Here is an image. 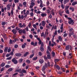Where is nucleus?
<instances>
[{"mask_svg": "<svg viewBox=\"0 0 77 77\" xmlns=\"http://www.w3.org/2000/svg\"><path fill=\"white\" fill-rule=\"evenodd\" d=\"M15 55L17 57H19L21 56V54L20 53H16L15 54Z\"/></svg>", "mask_w": 77, "mask_h": 77, "instance_id": "6", "label": "nucleus"}, {"mask_svg": "<svg viewBox=\"0 0 77 77\" xmlns=\"http://www.w3.org/2000/svg\"><path fill=\"white\" fill-rule=\"evenodd\" d=\"M46 53L47 54V55H48L50 54V52L48 50H47L46 51Z\"/></svg>", "mask_w": 77, "mask_h": 77, "instance_id": "41", "label": "nucleus"}, {"mask_svg": "<svg viewBox=\"0 0 77 77\" xmlns=\"http://www.w3.org/2000/svg\"><path fill=\"white\" fill-rule=\"evenodd\" d=\"M48 26L49 27H52V25H51L50 23L48 24Z\"/></svg>", "mask_w": 77, "mask_h": 77, "instance_id": "57", "label": "nucleus"}, {"mask_svg": "<svg viewBox=\"0 0 77 77\" xmlns=\"http://www.w3.org/2000/svg\"><path fill=\"white\" fill-rule=\"evenodd\" d=\"M68 2V0H64L63 3L64 4H66V2Z\"/></svg>", "mask_w": 77, "mask_h": 77, "instance_id": "26", "label": "nucleus"}, {"mask_svg": "<svg viewBox=\"0 0 77 77\" xmlns=\"http://www.w3.org/2000/svg\"><path fill=\"white\" fill-rule=\"evenodd\" d=\"M29 37L30 38H31V39H32V38H33V37H32V35H29Z\"/></svg>", "mask_w": 77, "mask_h": 77, "instance_id": "62", "label": "nucleus"}, {"mask_svg": "<svg viewBox=\"0 0 77 77\" xmlns=\"http://www.w3.org/2000/svg\"><path fill=\"white\" fill-rule=\"evenodd\" d=\"M8 10L11 9V8L12 7V4L11 3L8 4L7 6Z\"/></svg>", "mask_w": 77, "mask_h": 77, "instance_id": "3", "label": "nucleus"}, {"mask_svg": "<svg viewBox=\"0 0 77 77\" xmlns=\"http://www.w3.org/2000/svg\"><path fill=\"white\" fill-rule=\"evenodd\" d=\"M47 13H48V14H50V10H49V9L47 10Z\"/></svg>", "mask_w": 77, "mask_h": 77, "instance_id": "63", "label": "nucleus"}, {"mask_svg": "<svg viewBox=\"0 0 77 77\" xmlns=\"http://www.w3.org/2000/svg\"><path fill=\"white\" fill-rule=\"evenodd\" d=\"M10 54H7L6 55V57H9V56H10Z\"/></svg>", "mask_w": 77, "mask_h": 77, "instance_id": "60", "label": "nucleus"}, {"mask_svg": "<svg viewBox=\"0 0 77 77\" xmlns=\"http://www.w3.org/2000/svg\"><path fill=\"white\" fill-rule=\"evenodd\" d=\"M12 68H10L8 69V71H12Z\"/></svg>", "mask_w": 77, "mask_h": 77, "instance_id": "38", "label": "nucleus"}, {"mask_svg": "<svg viewBox=\"0 0 77 77\" xmlns=\"http://www.w3.org/2000/svg\"><path fill=\"white\" fill-rule=\"evenodd\" d=\"M18 32H19V34H22V29L19 30L18 31Z\"/></svg>", "mask_w": 77, "mask_h": 77, "instance_id": "16", "label": "nucleus"}, {"mask_svg": "<svg viewBox=\"0 0 77 77\" xmlns=\"http://www.w3.org/2000/svg\"><path fill=\"white\" fill-rule=\"evenodd\" d=\"M31 5H32V6H34L35 5V3H31Z\"/></svg>", "mask_w": 77, "mask_h": 77, "instance_id": "64", "label": "nucleus"}, {"mask_svg": "<svg viewBox=\"0 0 77 77\" xmlns=\"http://www.w3.org/2000/svg\"><path fill=\"white\" fill-rule=\"evenodd\" d=\"M62 70H63V72H65V69H64V68H62V67L61 68Z\"/></svg>", "mask_w": 77, "mask_h": 77, "instance_id": "51", "label": "nucleus"}, {"mask_svg": "<svg viewBox=\"0 0 77 77\" xmlns=\"http://www.w3.org/2000/svg\"><path fill=\"white\" fill-rule=\"evenodd\" d=\"M5 63H3L1 65V66H2V67H3V66H5Z\"/></svg>", "mask_w": 77, "mask_h": 77, "instance_id": "20", "label": "nucleus"}, {"mask_svg": "<svg viewBox=\"0 0 77 77\" xmlns=\"http://www.w3.org/2000/svg\"><path fill=\"white\" fill-rule=\"evenodd\" d=\"M44 66H45V67H46V68H48V65L47 63H45V65Z\"/></svg>", "mask_w": 77, "mask_h": 77, "instance_id": "46", "label": "nucleus"}, {"mask_svg": "<svg viewBox=\"0 0 77 77\" xmlns=\"http://www.w3.org/2000/svg\"><path fill=\"white\" fill-rule=\"evenodd\" d=\"M74 8L73 7H70L69 8V10H71L72 11V12H74Z\"/></svg>", "mask_w": 77, "mask_h": 77, "instance_id": "11", "label": "nucleus"}, {"mask_svg": "<svg viewBox=\"0 0 77 77\" xmlns=\"http://www.w3.org/2000/svg\"><path fill=\"white\" fill-rule=\"evenodd\" d=\"M21 71V69H19L17 70H16V72H20V71Z\"/></svg>", "mask_w": 77, "mask_h": 77, "instance_id": "29", "label": "nucleus"}, {"mask_svg": "<svg viewBox=\"0 0 77 77\" xmlns=\"http://www.w3.org/2000/svg\"><path fill=\"white\" fill-rule=\"evenodd\" d=\"M12 56H10L9 57L7 58L6 59L7 60H11L12 59Z\"/></svg>", "mask_w": 77, "mask_h": 77, "instance_id": "23", "label": "nucleus"}, {"mask_svg": "<svg viewBox=\"0 0 77 77\" xmlns=\"http://www.w3.org/2000/svg\"><path fill=\"white\" fill-rule=\"evenodd\" d=\"M6 23L5 22H2V26H5Z\"/></svg>", "mask_w": 77, "mask_h": 77, "instance_id": "19", "label": "nucleus"}, {"mask_svg": "<svg viewBox=\"0 0 77 77\" xmlns=\"http://www.w3.org/2000/svg\"><path fill=\"white\" fill-rule=\"evenodd\" d=\"M54 35H57V30H55V32L54 33Z\"/></svg>", "mask_w": 77, "mask_h": 77, "instance_id": "45", "label": "nucleus"}, {"mask_svg": "<svg viewBox=\"0 0 77 77\" xmlns=\"http://www.w3.org/2000/svg\"><path fill=\"white\" fill-rule=\"evenodd\" d=\"M68 23L69 24H71L72 25H74V20L72 19V18L71 17H68Z\"/></svg>", "mask_w": 77, "mask_h": 77, "instance_id": "1", "label": "nucleus"}, {"mask_svg": "<svg viewBox=\"0 0 77 77\" xmlns=\"http://www.w3.org/2000/svg\"><path fill=\"white\" fill-rule=\"evenodd\" d=\"M14 1L16 3H18L19 2V0H14Z\"/></svg>", "mask_w": 77, "mask_h": 77, "instance_id": "36", "label": "nucleus"}, {"mask_svg": "<svg viewBox=\"0 0 77 77\" xmlns=\"http://www.w3.org/2000/svg\"><path fill=\"white\" fill-rule=\"evenodd\" d=\"M17 47H18V45H14V48H17Z\"/></svg>", "mask_w": 77, "mask_h": 77, "instance_id": "56", "label": "nucleus"}, {"mask_svg": "<svg viewBox=\"0 0 77 77\" xmlns=\"http://www.w3.org/2000/svg\"><path fill=\"white\" fill-rule=\"evenodd\" d=\"M15 29H13V30H12V32H13V33L15 35L17 32V31L16 30H15Z\"/></svg>", "mask_w": 77, "mask_h": 77, "instance_id": "7", "label": "nucleus"}, {"mask_svg": "<svg viewBox=\"0 0 77 77\" xmlns=\"http://www.w3.org/2000/svg\"><path fill=\"white\" fill-rule=\"evenodd\" d=\"M11 48H9L8 50V53H9L10 52H11Z\"/></svg>", "mask_w": 77, "mask_h": 77, "instance_id": "37", "label": "nucleus"}, {"mask_svg": "<svg viewBox=\"0 0 77 77\" xmlns=\"http://www.w3.org/2000/svg\"><path fill=\"white\" fill-rule=\"evenodd\" d=\"M22 47L23 48H25V45H23L22 46Z\"/></svg>", "mask_w": 77, "mask_h": 77, "instance_id": "61", "label": "nucleus"}, {"mask_svg": "<svg viewBox=\"0 0 77 77\" xmlns=\"http://www.w3.org/2000/svg\"><path fill=\"white\" fill-rule=\"evenodd\" d=\"M12 62H13L14 64H17L18 63V61L16 60V58H14L12 59Z\"/></svg>", "mask_w": 77, "mask_h": 77, "instance_id": "2", "label": "nucleus"}, {"mask_svg": "<svg viewBox=\"0 0 77 77\" xmlns=\"http://www.w3.org/2000/svg\"><path fill=\"white\" fill-rule=\"evenodd\" d=\"M10 55H14V52H13V51H11L10 53Z\"/></svg>", "mask_w": 77, "mask_h": 77, "instance_id": "40", "label": "nucleus"}, {"mask_svg": "<svg viewBox=\"0 0 77 77\" xmlns=\"http://www.w3.org/2000/svg\"><path fill=\"white\" fill-rule=\"evenodd\" d=\"M42 25L43 26H45V22L44 21H42Z\"/></svg>", "mask_w": 77, "mask_h": 77, "instance_id": "22", "label": "nucleus"}, {"mask_svg": "<svg viewBox=\"0 0 77 77\" xmlns=\"http://www.w3.org/2000/svg\"><path fill=\"white\" fill-rule=\"evenodd\" d=\"M38 54L39 56H42V53L41 52H39L38 53Z\"/></svg>", "mask_w": 77, "mask_h": 77, "instance_id": "48", "label": "nucleus"}, {"mask_svg": "<svg viewBox=\"0 0 77 77\" xmlns=\"http://www.w3.org/2000/svg\"><path fill=\"white\" fill-rule=\"evenodd\" d=\"M40 50L41 51H44V48L42 46L40 47Z\"/></svg>", "mask_w": 77, "mask_h": 77, "instance_id": "15", "label": "nucleus"}, {"mask_svg": "<svg viewBox=\"0 0 77 77\" xmlns=\"http://www.w3.org/2000/svg\"><path fill=\"white\" fill-rule=\"evenodd\" d=\"M33 56H34V54H32V55H31L30 57H29V58H32V57H33Z\"/></svg>", "mask_w": 77, "mask_h": 77, "instance_id": "39", "label": "nucleus"}, {"mask_svg": "<svg viewBox=\"0 0 77 77\" xmlns=\"http://www.w3.org/2000/svg\"><path fill=\"white\" fill-rule=\"evenodd\" d=\"M54 10H53L52 11H51V14H52L53 15H54V12H53Z\"/></svg>", "mask_w": 77, "mask_h": 77, "instance_id": "17", "label": "nucleus"}, {"mask_svg": "<svg viewBox=\"0 0 77 77\" xmlns=\"http://www.w3.org/2000/svg\"><path fill=\"white\" fill-rule=\"evenodd\" d=\"M47 57L48 59H51V57H50V55H47Z\"/></svg>", "mask_w": 77, "mask_h": 77, "instance_id": "27", "label": "nucleus"}, {"mask_svg": "<svg viewBox=\"0 0 77 77\" xmlns=\"http://www.w3.org/2000/svg\"><path fill=\"white\" fill-rule=\"evenodd\" d=\"M28 54H29V52H26V53H25L24 54V57H26L27 55H28Z\"/></svg>", "mask_w": 77, "mask_h": 77, "instance_id": "8", "label": "nucleus"}, {"mask_svg": "<svg viewBox=\"0 0 77 77\" xmlns=\"http://www.w3.org/2000/svg\"><path fill=\"white\" fill-rule=\"evenodd\" d=\"M39 62L40 63H42L44 62V60L42 59H40L39 60Z\"/></svg>", "mask_w": 77, "mask_h": 77, "instance_id": "14", "label": "nucleus"}, {"mask_svg": "<svg viewBox=\"0 0 77 77\" xmlns=\"http://www.w3.org/2000/svg\"><path fill=\"white\" fill-rule=\"evenodd\" d=\"M65 11L66 14H68V6H66L65 7Z\"/></svg>", "mask_w": 77, "mask_h": 77, "instance_id": "9", "label": "nucleus"}, {"mask_svg": "<svg viewBox=\"0 0 77 77\" xmlns=\"http://www.w3.org/2000/svg\"><path fill=\"white\" fill-rule=\"evenodd\" d=\"M8 50V48H5L4 49V51L5 52H7V50Z\"/></svg>", "mask_w": 77, "mask_h": 77, "instance_id": "47", "label": "nucleus"}, {"mask_svg": "<svg viewBox=\"0 0 77 77\" xmlns=\"http://www.w3.org/2000/svg\"><path fill=\"white\" fill-rule=\"evenodd\" d=\"M59 41H62V37H61L60 36H59Z\"/></svg>", "mask_w": 77, "mask_h": 77, "instance_id": "21", "label": "nucleus"}, {"mask_svg": "<svg viewBox=\"0 0 77 77\" xmlns=\"http://www.w3.org/2000/svg\"><path fill=\"white\" fill-rule=\"evenodd\" d=\"M26 30L25 29H23L22 30V32L23 33L26 34Z\"/></svg>", "mask_w": 77, "mask_h": 77, "instance_id": "33", "label": "nucleus"}, {"mask_svg": "<svg viewBox=\"0 0 77 77\" xmlns=\"http://www.w3.org/2000/svg\"><path fill=\"white\" fill-rule=\"evenodd\" d=\"M26 65V64L25 63H24L22 65L23 66H25Z\"/></svg>", "mask_w": 77, "mask_h": 77, "instance_id": "58", "label": "nucleus"}, {"mask_svg": "<svg viewBox=\"0 0 77 77\" xmlns=\"http://www.w3.org/2000/svg\"><path fill=\"white\" fill-rule=\"evenodd\" d=\"M59 59H55V63H56V62H58V61H59Z\"/></svg>", "mask_w": 77, "mask_h": 77, "instance_id": "30", "label": "nucleus"}, {"mask_svg": "<svg viewBox=\"0 0 77 77\" xmlns=\"http://www.w3.org/2000/svg\"><path fill=\"white\" fill-rule=\"evenodd\" d=\"M51 41H50L49 42V46H51Z\"/></svg>", "mask_w": 77, "mask_h": 77, "instance_id": "55", "label": "nucleus"}, {"mask_svg": "<svg viewBox=\"0 0 77 77\" xmlns=\"http://www.w3.org/2000/svg\"><path fill=\"white\" fill-rule=\"evenodd\" d=\"M28 26L29 28H30V27H31V22H30L28 25Z\"/></svg>", "mask_w": 77, "mask_h": 77, "instance_id": "42", "label": "nucleus"}, {"mask_svg": "<svg viewBox=\"0 0 77 77\" xmlns=\"http://www.w3.org/2000/svg\"><path fill=\"white\" fill-rule=\"evenodd\" d=\"M54 66L58 69V70H60V66H59V65H56V64H55L54 65Z\"/></svg>", "mask_w": 77, "mask_h": 77, "instance_id": "4", "label": "nucleus"}, {"mask_svg": "<svg viewBox=\"0 0 77 77\" xmlns=\"http://www.w3.org/2000/svg\"><path fill=\"white\" fill-rule=\"evenodd\" d=\"M48 49L50 51H51V48L50 46H48Z\"/></svg>", "mask_w": 77, "mask_h": 77, "instance_id": "35", "label": "nucleus"}, {"mask_svg": "<svg viewBox=\"0 0 77 77\" xmlns=\"http://www.w3.org/2000/svg\"><path fill=\"white\" fill-rule=\"evenodd\" d=\"M21 27H26V25L25 24H23L22 26H20Z\"/></svg>", "mask_w": 77, "mask_h": 77, "instance_id": "34", "label": "nucleus"}, {"mask_svg": "<svg viewBox=\"0 0 77 77\" xmlns=\"http://www.w3.org/2000/svg\"><path fill=\"white\" fill-rule=\"evenodd\" d=\"M10 66L8 65H7L5 66L6 68H10Z\"/></svg>", "mask_w": 77, "mask_h": 77, "instance_id": "43", "label": "nucleus"}, {"mask_svg": "<svg viewBox=\"0 0 77 77\" xmlns=\"http://www.w3.org/2000/svg\"><path fill=\"white\" fill-rule=\"evenodd\" d=\"M38 59V57H33L32 58V60H36Z\"/></svg>", "mask_w": 77, "mask_h": 77, "instance_id": "18", "label": "nucleus"}, {"mask_svg": "<svg viewBox=\"0 0 77 77\" xmlns=\"http://www.w3.org/2000/svg\"><path fill=\"white\" fill-rule=\"evenodd\" d=\"M19 62H20V63H21V62H22V61H23V59L21 58V59H19Z\"/></svg>", "mask_w": 77, "mask_h": 77, "instance_id": "31", "label": "nucleus"}, {"mask_svg": "<svg viewBox=\"0 0 77 77\" xmlns=\"http://www.w3.org/2000/svg\"><path fill=\"white\" fill-rule=\"evenodd\" d=\"M31 45H33L34 47H35V45H34V43L33 42H31Z\"/></svg>", "mask_w": 77, "mask_h": 77, "instance_id": "32", "label": "nucleus"}, {"mask_svg": "<svg viewBox=\"0 0 77 77\" xmlns=\"http://www.w3.org/2000/svg\"><path fill=\"white\" fill-rule=\"evenodd\" d=\"M50 18H52V15L51 14H50L49 16Z\"/></svg>", "mask_w": 77, "mask_h": 77, "instance_id": "59", "label": "nucleus"}, {"mask_svg": "<svg viewBox=\"0 0 77 77\" xmlns=\"http://www.w3.org/2000/svg\"><path fill=\"white\" fill-rule=\"evenodd\" d=\"M77 2H73V3H72V6H75V5H77Z\"/></svg>", "mask_w": 77, "mask_h": 77, "instance_id": "10", "label": "nucleus"}, {"mask_svg": "<svg viewBox=\"0 0 77 77\" xmlns=\"http://www.w3.org/2000/svg\"><path fill=\"white\" fill-rule=\"evenodd\" d=\"M10 44H14V43L13 42V41H12V40H10Z\"/></svg>", "mask_w": 77, "mask_h": 77, "instance_id": "28", "label": "nucleus"}, {"mask_svg": "<svg viewBox=\"0 0 77 77\" xmlns=\"http://www.w3.org/2000/svg\"><path fill=\"white\" fill-rule=\"evenodd\" d=\"M69 29L70 32H72V31L73 30V28H70L69 27Z\"/></svg>", "mask_w": 77, "mask_h": 77, "instance_id": "50", "label": "nucleus"}, {"mask_svg": "<svg viewBox=\"0 0 77 77\" xmlns=\"http://www.w3.org/2000/svg\"><path fill=\"white\" fill-rule=\"evenodd\" d=\"M11 16L13 15V14H14V11L13 10H12L11 12Z\"/></svg>", "mask_w": 77, "mask_h": 77, "instance_id": "52", "label": "nucleus"}, {"mask_svg": "<svg viewBox=\"0 0 77 77\" xmlns=\"http://www.w3.org/2000/svg\"><path fill=\"white\" fill-rule=\"evenodd\" d=\"M46 69V67L45 66H43L42 68V71H44Z\"/></svg>", "mask_w": 77, "mask_h": 77, "instance_id": "12", "label": "nucleus"}, {"mask_svg": "<svg viewBox=\"0 0 77 77\" xmlns=\"http://www.w3.org/2000/svg\"><path fill=\"white\" fill-rule=\"evenodd\" d=\"M22 23H20L19 24V27H21V26H22Z\"/></svg>", "mask_w": 77, "mask_h": 77, "instance_id": "44", "label": "nucleus"}, {"mask_svg": "<svg viewBox=\"0 0 77 77\" xmlns=\"http://www.w3.org/2000/svg\"><path fill=\"white\" fill-rule=\"evenodd\" d=\"M52 54L53 57H54V56H55V53L54 52L52 51Z\"/></svg>", "mask_w": 77, "mask_h": 77, "instance_id": "25", "label": "nucleus"}, {"mask_svg": "<svg viewBox=\"0 0 77 77\" xmlns=\"http://www.w3.org/2000/svg\"><path fill=\"white\" fill-rule=\"evenodd\" d=\"M26 62L28 63H30V61L29 60H27L26 61Z\"/></svg>", "mask_w": 77, "mask_h": 77, "instance_id": "24", "label": "nucleus"}, {"mask_svg": "<svg viewBox=\"0 0 77 77\" xmlns=\"http://www.w3.org/2000/svg\"><path fill=\"white\" fill-rule=\"evenodd\" d=\"M5 68H3V67H2V69H1V71H2H2H4V70H5Z\"/></svg>", "mask_w": 77, "mask_h": 77, "instance_id": "49", "label": "nucleus"}, {"mask_svg": "<svg viewBox=\"0 0 77 77\" xmlns=\"http://www.w3.org/2000/svg\"><path fill=\"white\" fill-rule=\"evenodd\" d=\"M26 31H27V32H28V31L29 30V28H28V26H27L26 28Z\"/></svg>", "mask_w": 77, "mask_h": 77, "instance_id": "53", "label": "nucleus"}, {"mask_svg": "<svg viewBox=\"0 0 77 77\" xmlns=\"http://www.w3.org/2000/svg\"><path fill=\"white\" fill-rule=\"evenodd\" d=\"M59 14L60 16H62V12H59Z\"/></svg>", "mask_w": 77, "mask_h": 77, "instance_id": "54", "label": "nucleus"}, {"mask_svg": "<svg viewBox=\"0 0 77 77\" xmlns=\"http://www.w3.org/2000/svg\"><path fill=\"white\" fill-rule=\"evenodd\" d=\"M27 71L25 70L24 69H23L22 70V71L20 72V73H21V74H23V73H26Z\"/></svg>", "mask_w": 77, "mask_h": 77, "instance_id": "5", "label": "nucleus"}, {"mask_svg": "<svg viewBox=\"0 0 77 77\" xmlns=\"http://www.w3.org/2000/svg\"><path fill=\"white\" fill-rule=\"evenodd\" d=\"M41 16L42 17H45V16H47V14L46 13H43L41 14Z\"/></svg>", "mask_w": 77, "mask_h": 77, "instance_id": "13", "label": "nucleus"}]
</instances>
